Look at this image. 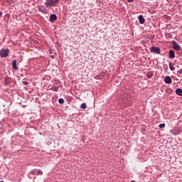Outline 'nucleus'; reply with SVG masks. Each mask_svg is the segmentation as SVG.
Segmentation results:
<instances>
[{"label":"nucleus","mask_w":182,"mask_h":182,"mask_svg":"<svg viewBox=\"0 0 182 182\" xmlns=\"http://www.w3.org/2000/svg\"><path fill=\"white\" fill-rule=\"evenodd\" d=\"M60 1V0H47L45 2V5L46 8H53L55 6H58Z\"/></svg>","instance_id":"nucleus-1"},{"label":"nucleus","mask_w":182,"mask_h":182,"mask_svg":"<svg viewBox=\"0 0 182 182\" xmlns=\"http://www.w3.org/2000/svg\"><path fill=\"white\" fill-rule=\"evenodd\" d=\"M0 15H2V11H0Z\"/></svg>","instance_id":"nucleus-24"},{"label":"nucleus","mask_w":182,"mask_h":182,"mask_svg":"<svg viewBox=\"0 0 182 182\" xmlns=\"http://www.w3.org/2000/svg\"><path fill=\"white\" fill-rule=\"evenodd\" d=\"M168 56L171 59H174L176 58V54L174 53V50H170L168 53Z\"/></svg>","instance_id":"nucleus-8"},{"label":"nucleus","mask_w":182,"mask_h":182,"mask_svg":"<svg viewBox=\"0 0 182 182\" xmlns=\"http://www.w3.org/2000/svg\"><path fill=\"white\" fill-rule=\"evenodd\" d=\"M168 66H169L170 70L174 71L175 68H174V65H173L172 63H169Z\"/></svg>","instance_id":"nucleus-15"},{"label":"nucleus","mask_w":182,"mask_h":182,"mask_svg":"<svg viewBox=\"0 0 182 182\" xmlns=\"http://www.w3.org/2000/svg\"><path fill=\"white\" fill-rule=\"evenodd\" d=\"M37 176H42V174H43V172L42 171V170H38L37 169Z\"/></svg>","instance_id":"nucleus-18"},{"label":"nucleus","mask_w":182,"mask_h":182,"mask_svg":"<svg viewBox=\"0 0 182 182\" xmlns=\"http://www.w3.org/2000/svg\"><path fill=\"white\" fill-rule=\"evenodd\" d=\"M22 83H23V85L24 86H28V81H23Z\"/></svg>","instance_id":"nucleus-21"},{"label":"nucleus","mask_w":182,"mask_h":182,"mask_svg":"<svg viewBox=\"0 0 182 182\" xmlns=\"http://www.w3.org/2000/svg\"><path fill=\"white\" fill-rule=\"evenodd\" d=\"M177 75H182V68L177 72Z\"/></svg>","instance_id":"nucleus-22"},{"label":"nucleus","mask_w":182,"mask_h":182,"mask_svg":"<svg viewBox=\"0 0 182 182\" xmlns=\"http://www.w3.org/2000/svg\"><path fill=\"white\" fill-rule=\"evenodd\" d=\"M39 12H42V14H46V8L45 6H40L38 7Z\"/></svg>","instance_id":"nucleus-10"},{"label":"nucleus","mask_w":182,"mask_h":182,"mask_svg":"<svg viewBox=\"0 0 182 182\" xmlns=\"http://www.w3.org/2000/svg\"><path fill=\"white\" fill-rule=\"evenodd\" d=\"M150 52L151 53H156V55H160V53L161 52V50L159 47L152 46L150 48Z\"/></svg>","instance_id":"nucleus-2"},{"label":"nucleus","mask_w":182,"mask_h":182,"mask_svg":"<svg viewBox=\"0 0 182 182\" xmlns=\"http://www.w3.org/2000/svg\"><path fill=\"white\" fill-rule=\"evenodd\" d=\"M171 133L173 136H177L181 133V129H180V128H175L174 129L171 130Z\"/></svg>","instance_id":"nucleus-5"},{"label":"nucleus","mask_w":182,"mask_h":182,"mask_svg":"<svg viewBox=\"0 0 182 182\" xmlns=\"http://www.w3.org/2000/svg\"><path fill=\"white\" fill-rule=\"evenodd\" d=\"M37 169H32L31 171L28 173L29 178H32V176H35L36 174Z\"/></svg>","instance_id":"nucleus-9"},{"label":"nucleus","mask_w":182,"mask_h":182,"mask_svg":"<svg viewBox=\"0 0 182 182\" xmlns=\"http://www.w3.org/2000/svg\"><path fill=\"white\" fill-rule=\"evenodd\" d=\"M139 21L141 25H143V23H144V22H146V19H144V17L143 16V15H140L139 16Z\"/></svg>","instance_id":"nucleus-11"},{"label":"nucleus","mask_w":182,"mask_h":182,"mask_svg":"<svg viewBox=\"0 0 182 182\" xmlns=\"http://www.w3.org/2000/svg\"><path fill=\"white\" fill-rule=\"evenodd\" d=\"M23 107H26V105H23Z\"/></svg>","instance_id":"nucleus-25"},{"label":"nucleus","mask_w":182,"mask_h":182,"mask_svg":"<svg viewBox=\"0 0 182 182\" xmlns=\"http://www.w3.org/2000/svg\"><path fill=\"white\" fill-rule=\"evenodd\" d=\"M50 90H53V92H58V90H59V88L56 86H54L50 88Z\"/></svg>","instance_id":"nucleus-16"},{"label":"nucleus","mask_w":182,"mask_h":182,"mask_svg":"<svg viewBox=\"0 0 182 182\" xmlns=\"http://www.w3.org/2000/svg\"><path fill=\"white\" fill-rule=\"evenodd\" d=\"M164 82H165V83L170 85V84L173 83V80H171V77L166 76L164 79Z\"/></svg>","instance_id":"nucleus-6"},{"label":"nucleus","mask_w":182,"mask_h":182,"mask_svg":"<svg viewBox=\"0 0 182 182\" xmlns=\"http://www.w3.org/2000/svg\"><path fill=\"white\" fill-rule=\"evenodd\" d=\"M58 19V16H56V14H53L50 16V22H55Z\"/></svg>","instance_id":"nucleus-7"},{"label":"nucleus","mask_w":182,"mask_h":182,"mask_svg":"<svg viewBox=\"0 0 182 182\" xmlns=\"http://www.w3.org/2000/svg\"><path fill=\"white\" fill-rule=\"evenodd\" d=\"M58 103H60V105H63L65 103V100H63V98H60L58 100Z\"/></svg>","instance_id":"nucleus-17"},{"label":"nucleus","mask_w":182,"mask_h":182,"mask_svg":"<svg viewBox=\"0 0 182 182\" xmlns=\"http://www.w3.org/2000/svg\"><path fill=\"white\" fill-rule=\"evenodd\" d=\"M172 48L173 49H174V50H180V49H181V47L177 44V42H176V41H173L172 42Z\"/></svg>","instance_id":"nucleus-4"},{"label":"nucleus","mask_w":182,"mask_h":182,"mask_svg":"<svg viewBox=\"0 0 182 182\" xmlns=\"http://www.w3.org/2000/svg\"><path fill=\"white\" fill-rule=\"evenodd\" d=\"M134 0H127V2H133Z\"/></svg>","instance_id":"nucleus-23"},{"label":"nucleus","mask_w":182,"mask_h":182,"mask_svg":"<svg viewBox=\"0 0 182 182\" xmlns=\"http://www.w3.org/2000/svg\"><path fill=\"white\" fill-rule=\"evenodd\" d=\"M12 68L14 70H18V65H16V60H14L12 62Z\"/></svg>","instance_id":"nucleus-12"},{"label":"nucleus","mask_w":182,"mask_h":182,"mask_svg":"<svg viewBox=\"0 0 182 182\" xmlns=\"http://www.w3.org/2000/svg\"><path fill=\"white\" fill-rule=\"evenodd\" d=\"M0 182H4V181H1Z\"/></svg>","instance_id":"nucleus-27"},{"label":"nucleus","mask_w":182,"mask_h":182,"mask_svg":"<svg viewBox=\"0 0 182 182\" xmlns=\"http://www.w3.org/2000/svg\"><path fill=\"white\" fill-rule=\"evenodd\" d=\"M81 109H86L87 107V106L86 105V103H82L80 105Z\"/></svg>","instance_id":"nucleus-19"},{"label":"nucleus","mask_w":182,"mask_h":182,"mask_svg":"<svg viewBox=\"0 0 182 182\" xmlns=\"http://www.w3.org/2000/svg\"><path fill=\"white\" fill-rule=\"evenodd\" d=\"M153 75H154L153 72L150 71L147 73L146 77H148V79H151V77H153Z\"/></svg>","instance_id":"nucleus-14"},{"label":"nucleus","mask_w":182,"mask_h":182,"mask_svg":"<svg viewBox=\"0 0 182 182\" xmlns=\"http://www.w3.org/2000/svg\"><path fill=\"white\" fill-rule=\"evenodd\" d=\"M9 55V50L8 49H2L0 51V56L1 58H6Z\"/></svg>","instance_id":"nucleus-3"},{"label":"nucleus","mask_w":182,"mask_h":182,"mask_svg":"<svg viewBox=\"0 0 182 182\" xmlns=\"http://www.w3.org/2000/svg\"><path fill=\"white\" fill-rule=\"evenodd\" d=\"M176 95H178V96H182V89L177 88L176 90Z\"/></svg>","instance_id":"nucleus-13"},{"label":"nucleus","mask_w":182,"mask_h":182,"mask_svg":"<svg viewBox=\"0 0 182 182\" xmlns=\"http://www.w3.org/2000/svg\"><path fill=\"white\" fill-rule=\"evenodd\" d=\"M166 127V124H159V128L160 129H164Z\"/></svg>","instance_id":"nucleus-20"},{"label":"nucleus","mask_w":182,"mask_h":182,"mask_svg":"<svg viewBox=\"0 0 182 182\" xmlns=\"http://www.w3.org/2000/svg\"><path fill=\"white\" fill-rule=\"evenodd\" d=\"M131 182H136V181H132Z\"/></svg>","instance_id":"nucleus-26"}]
</instances>
